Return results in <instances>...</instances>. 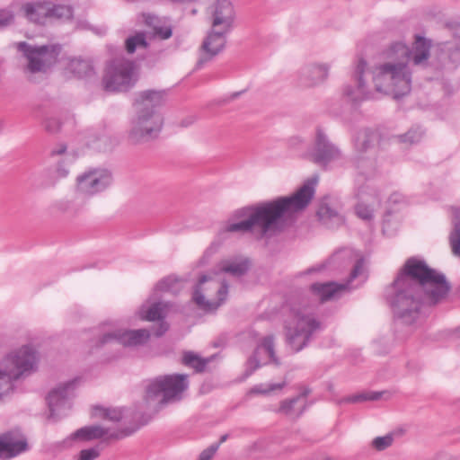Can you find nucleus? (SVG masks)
<instances>
[{
    "instance_id": "1",
    "label": "nucleus",
    "mask_w": 460,
    "mask_h": 460,
    "mask_svg": "<svg viewBox=\"0 0 460 460\" xmlns=\"http://www.w3.org/2000/svg\"><path fill=\"white\" fill-rule=\"evenodd\" d=\"M449 290L444 275L428 267L424 261L410 258L385 291L394 317L412 325L420 319L423 302L436 304Z\"/></svg>"
},
{
    "instance_id": "2",
    "label": "nucleus",
    "mask_w": 460,
    "mask_h": 460,
    "mask_svg": "<svg viewBox=\"0 0 460 460\" xmlns=\"http://www.w3.org/2000/svg\"><path fill=\"white\" fill-rule=\"evenodd\" d=\"M316 183V177L309 179L291 196L237 210L234 217L245 218L238 222H226L218 230V238L224 240L229 234L247 232L262 237L280 230L287 219L307 207L314 195Z\"/></svg>"
},
{
    "instance_id": "3",
    "label": "nucleus",
    "mask_w": 460,
    "mask_h": 460,
    "mask_svg": "<svg viewBox=\"0 0 460 460\" xmlns=\"http://www.w3.org/2000/svg\"><path fill=\"white\" fill-rule=\"evenodd\" d=\"M430 42L417 36L411 49L402 42L391 44L385 52V59L366 74L376 93L393 95L397 99L411 91V70L410 63L424 65L429 58Z\"/></svg>"
},
{
    "instance_id": "4",
    "label": "nucleus",
    "mask_w": 460,
    "mask_h": 460,
    "mask_svg": "<svg viewBox=\"0 0 460 460\" xmlns=\"http://www.w3.org/2000/svg\"><path fill=\"white\" fill-rule=\"evenodd\" d=\"M165 101V92L145 90L134 101L135 115L130 120L128 140L132 145H143L158 138L164 117L158 107Z\"/></svg>"
},
{
    "instance_id": "5",
    "label": "nucleus",
    "mask_w": 460,
    "mask_h": 460,
    "mask_svg": "<svg viewBox=\"0 0 460 460\" xmlns=\"http://www.w3.org/2000/svg\"><path fill=\"white\" fill-rule=\"evenodd\" d=\"M39 356L31 345H22L8 352L0 361V399L14 389L16 381L38 368Z\"/></svg>"
},
{
    "instance_id": "6",
    "label": "nucleus",
    "mask_w": 460,
    "mask_h": 460,
    "mask_svg": "<svg viewBox=\"0 0 460 460\" xmlns=\"http://www.w3.org/2000/svg\"><path fill=\"white\" fill-rule=\"evenodd\" d=\"M188 385L187 375L160 376L151 380L146 386L145 400L146 403L154 404L157 411L165 404L180 401Z\"/></svg>"
},
{
    "instance_id": "7",
    "label": "nucleus",
    "mask_w": 460,
    "mask_h": 460,
    "mask_svg": "<svg viewBox=\"0 0 460 460\" xmlns=\"http://www.w3.org/2000/svg\"><path fill=\"white\" fill-rule=\"evenodd\" d=\"M320 328L321 323L311 311L305 306H293L285 325L287 343L294 351H300Z\"/></svg>"
},
{
    "instance_id": "8",
    "label": "nucleus",
    "mask_w": 460,
    "mask_h": 460,
    "mask_svg": "<svg viewBox=\"0 0 460 460\" xmlns=\"http://www.w3.org/2000/svg\"><path fill=\"white\" fill-rule=\"evenodd\" d=\"M228 286L217 273L202 276L193 292L192 299L204 311L217 309L226 299Z\"/></svg>"
},
{
    "instance_id": "9",
    "label": "nucleus",
    "mask_w": 460,
    "mask_h": 460,
    "mask_svg": "<svg viewBox=\"0 0 460 460\" xmlns=\"http://www.w3.org/2000/svg\"><path fill=\"white\" fill-rule=\"evenodd\" d=\"M380 141L379 134L372 129L365 128L358 132L355 141L354 165L362 174L373 175L378 168L376 157Z\"/></svg>"
},
{
    "instance_id": "10",
    "label": "nucleus",
    "mask_w": 460,
    "mask_h": 460,
    "mask_svg": "<svg viewBox=\"0 0 460 460\" xmlns=\"http://www.w3.org/2000/svg\"><path fill=\"white\" fill-rule=\"evenodd\" d=\"M136 81L134 63L116 58L107 64L102 83L107 92L122 93L133 87Z\"/></svg>"
},
{
    "instance_id": "11",
    "label": "nucleus",
    "mask_w": 460,
    "mask_h": 460,
    "mask_svg": "<svg viewBox=\"0 0 460 460\" xmlns=\"http://www.w3.org/2000/svg\"><path fill=\"white\" fill-rule=\"evenodd\" d=\"M17 47L26 58L27 69L31 73L49 71L58 62L62 50L61 45L58 43L37 46L20 42Z\"/></svg>"
},
{
    "instance_id": "12",
    "label": "nucleus",
    "mask_w": 460,
    "mask_h": 460,
    "mask_svg": "<svg viewBox=\"0 0 460 460\" xmlns=\"http://www.w3.org/2000/svg\"><path fill=\"white\" fill-rule=\"evenodd\" d=\"M150 332L146 329L124 330L113 323H105L100 327L96 346L118 342L125 347H135L146 343Z\"/></svg>"
},
{
    "instance_id": "13",
    "label": "nucleus",
    "mask_w": 460,
    "mask_h": 460,
    "mask_svg": "<svg viewBox=\"0 0 460 460\" xmlns=\"http://www.w3.org/2000/svg\"><path fill=\"white\" fill-rule=\"evenodd\" d=\"M112 183L110 171L102 168H90L79 173L75 180V191L84 198H92L106 190Z\"/></svg>"
},
{
    "instance_id": "14",
    "label": "nucleus",
    "mask_w": 460,
    "mask_h": 460,
    "mask_svg": "<svg viewBox=\"0 0 460 460\" xmlns=\"http://www.w3.org/2000/svg\"><path fill=\"white\" fill-rule=\"evenodd\" d=\"M354 76V84H346L342 89V97L346 102L358 104L363 101L376 98L367 78V74H366V61L364 59H358Z\"/></svg>"
},
{
    "instance_id": "15",
    "label": "nucleus",
    "mask_w": 460,
    "mask_h": 460,
    "mask_svg": "<svg viewBox=\"0 0 460 460\" xmlns=\"http://www.w3.org/2000/svg\"><path fill=\"white\" fill-rule=\"evenodd\" d=\"M310 159L321 166H327L332 163L342 159L340 148L332 143L322 129H317L314 147L309 154Z\"/></svg>"
},
{
    "instance_id": "16",
    "label": "nucleus",
    "mask_w": 460,
    "mask_h": 460,
    "mask_svg": "<svg viewBox=\"0 0 460 460\" xmlns=\"http://www.w3.org/2000/svg\"><path fill=\"white\" fill-rule=\"evenodd\" d=\"M210 27L229 32L234 28L235 12L229 0H217L208 8Z\"/></svg>"
},
{
    "instance_id": "17",
    "label": "nucleus",
    "mask_w": 460,
    "mask_h": 460,
    "mask_svg": "<svg viewBox=\"0 0 460 460\" xmlns=\"http://www.w3.org/2000/svg\"><path fill=\"white\" fill-rule=\"evenodd\" d=\"M228 33L210 27L200 46V56L197 62L198 66H202L225 49Z\"/></svg>"
},
{
    "instance_id": "18",
    "label": "nucleus",
    "mask_w": 460,
    "mask_h": 460,
    "mask_svg": "<svg viewBox=\"0 0 460 460\" xmlns=\"http://www.w3.org/2000/svg\"><path fill=\"white\" fill-rule=\"evenodd\" d=\"M270 362L275 365H279V361L278 358H276L274 351V337L268 335L257 345L253 355L247 360L246 375H251L261 365Z\"/></svg>"
},
{
    "instance_id": "19",
    "label": "nucleus",
    "mask_w": 460,
    "mask_h": 460,
    "mask_svg": "<svg viewBox=\"0 0 460 460\" xmlns=\"http://www.w3.org/2000/svg\"><path fill=\"white\" fill-rule=\"evenodd\" d=\"M331 65L323 62H309L297 71L298 82L305 87H315L323 84L329 77Z\"/></svg>"
},
{
    "instance_id": "20",
    "label": "nucleus",
    "mask_w": 460,
    "mask_h": 460,
    "mask_svg": "<svg viewBox=\"0 0 460 460\" xmlns=\"http://www.w3.org/2000/svg\"><path fill=\"white\" fill-rule=\"evenodd\" d=\"M75 385V381H67L60 384L49 394L47 397L49 410V419H56L69 408L68 399L73 394Z\"/></svg>"
},
{
    "instance_id": "21",
    "label": "nucleus",
    "mask_w": 460,
    "mask_h": 460,
    "mask_svg": "<svg viewBox=\"0 0 460 460\" xmlns=\"http://www.w3.org/2000/svg\"><path fill=\"white\" fill-rule=\"evenodd\" d=\"M4 458L10 459L28 449L25 437L19 431H9L1 434Z\"/></svg>"
},
{
    "instance_id": "22",
    "label": "nucleus",
    "mask_w": 460,
    "mask_h": 460,
    "mask_svg": "<svg viewBox=\"0 0 460 460\" xmlns=\"http://www.w3.org/2000/svg\"><path fill=\"white\" fill-rule=\"evenodd\" d=\"M360 203L356 207V213L358 217L364 220H370L374 211L380 206L379 193L374 189H367V191L359 192Z\"/></svg>"
},
{
    "instance_id": "23",
    "label": "nucleus",
    "mask_w": 460,
    "mask_h": 460,
    "mask_svg": "<svg viewBox=\"0 0 460 460\" xmlns=\"http://www.w3.org/2000/svg\"><path fill=\"white\" fill-rule=\"evenodd\" d=\"M126 435L127 434H121L116 431L111 432V429L108 428H103L99 425H93L85 426L77 429L69 437L68 440L90 441L106 436L111 438H119Z\"/></svg>"
},
{
    "instance_id": "24",
    "label": "nucleus",
    "mask_w": 460,
    "mask_h": 460,
    "mask_svg": "<svg viewBox=\"0 0 460 460\" xmlns=\"http://www.w3.org/2000/svg\"><path fill=\"white\" fill-rule=\"evenodd\" d=\"M348 288L349 283H315L311 286L312 292L319 298L321 302L337 299Z\"/></svg>"
},
{
    "instance_id": "25",
    "label": "nucleus",
    "mask_w": 460,
    "mask_h": 460,
    "mask_svg": "<svg viewBox=\"0 0 460 460\" xmlns=\"http://www.w3.org/2000/svg\"><path fill=\"white\" fill-rule=\"evenodd\" d=\"M63 69L66 74L75 77H84L93 72V66L88 59L80 57H67L63 60Z\"/></svg>"
},
{
    "instance_id": "26",
    "label": "nucleus",
    "mask_w": 460,
    "mask_h": 460,
    "mask_svg": "<svg viewBox=\"0 0 460 460\" xmlns=\"http://www.w3.org/2000/svg\"><path fill=\"white\" fill-rule=\"evenodd\" d=\"M250 267V261L246 258L236 257L231 258L227 260L222 261L218 264V272L219 275L223 273H227L233 277H241L244 275ZM222 278V276H220Z\"/></svg>"
},
{
    "instance_id": "27",
    "label": "nucleus",
    "mask_w": 460,
    "mask_h": 460,
    "mask_svg": "<svg viewBox=\"0 0 460 460\" xmlns=\"http://www.w3.org/2000/svg\"><path fill=\"white\" fill-rule=\"evenodd\" d=\"M24 16L31 22L36 23H43L47 18H49L50 4L49 3H26L22 6Z\"/></svg>"
},
{
    "instance_id": "28",
    "label": "nucleus",
    "mask_w": 460,
    "mask_h": 460,
    "mask_svg": "<svg viewBox=\"0 0 460 460\" xmlns=\"http://www.w3.org/2000/svg\"><path fill=\"white\" fill-rule=\"evenodd\" d=\"M316 215L323 224L329 227H334L343 223V217L339 210L327 200L321 202Z\"/></svg>"
},
{
    "instance_id": "29",
    "label": "nucleus",
    "mask_w": 460,
    "mask_h": 460,
    "mask_svg": "<svg viewBox=\"0 0 460 460\" xmlns=\"http://www.w3.org/2000/svg\"><path fill=\"white\" fill-rule=\"evenodd\" d=\"M168 305L164 302L146 301L141 305L138 314L141 319L146 321H155L163 319L167 312Z\"/></svg>"
},
{
    "instance_id": "30",
    "label": "nucleus",
    "mask_w": 460,
    "mask_h": 460,
    "mask_svg": "<svg viewBox=\"0 0 460 460\" xmlns=\"http://www.w3.org/2000/svg\"><path fill=\"white\" fill-rule=\"evenodd\" d=\"M146 25L153 28L154 34L161 40L169 39L172 34V26L165 21H162L159 17L153 14H143Z\"/></svg>"
},
{
    "instance_id": "31",
    "label": "nucleus",
    "mask_w": 460,
    "mask_h": 460,
    "mask_svg": "<svg viewBox=\"0 0 460 460\" xmlns=\"http://www.w3.org/2000/svg\"><path fill=\"white\" fill-rule=\"evenodd\" d=\"M183 286L184 282L181 279L174 276H168L156 284L154 293L171 292L176 294L183 288Z\"/></svg>"
},
{
    "instance_id": "32",
    "label": "nucleus",
    "mask_w": 460,
    "mask_h": 460,
    "mask_svg": "<svg viewBox=\"0 0 460 460\" xmlns=\"http://www.w3.org/2000/svg\"><path fill=\"white\" fill-rule=\"evenodd\" d=\"M93 416L117 422L124 417V411L120 408L96 406L93 409Z\"/></svg>"
},
{
    "instance_id": "33",
    "label": "nucleus",
    "mask_w": 460,
    "mask_h": 460,
    "mask_svg": "<svg viewBox=\"0 0 460 460\" xmlns=\"http://www.w3.org/2000/svg\"><path fill=\"white\" fill-rule=\"evenodd\" d=\"M182 362L184 365L193 367L197 372H200L205 368L209 359L202 358L194 352L188 351L184 353Z\"/></svg>"
},
{
    "instance_id": "34",
    "label": "nucleus",
    "mask_w": 460,
    "mask_h": 460,
    "mask_svg": "<svg viewBox=\"0 0 460 460\" xmlns=\"http://www.w3.org/2000/svg\"><path fill=\"white\" fill-rule=\"evenodd\" d=\"M394 440L393 434H386L385 436L376 437L371 441V447L376 451H384L389 448Z\"/></svg>"
},
{
    "instance_id": "35",
    "label": "nucleus",
    "mask_w": 460,
    "mask_h": 460,
    "mask_svg": "<svg viewBox=\"0 0 460 460\" xmlns=\"http://www.w3.org/2000/svg\"><path fill=\"white\" fill-rule=\"evenodd\" d=\"M452 252L460 258V222L454 221V229L449 237Z\"/></svg>"
},
{
    "instance_id": "36",
    "label": "nucleus",
    "mask_w": 460,
    "mask_h": 460,
    "mask_svg": "<svg viewBox=\"0 0 460 460\" xmlns=\"http://www.w3.org/2000/svg\"><path fill=\"white\" fill-rule=\"evenodd\" d=\"M146 42L144 33H137L136 35L129 37L126 40V49L128 53H133L137 48H146Z\"/></svg>"
},
{
    "instance_id": "37",
    "label": "nucleus",
    "mask_w": 460,
    "mask_h": 460,
    "mask_svg": "<svg viewBox=\"0 0 460 460\" xmlns=\"http://www.w3.org/2000/svg\"><path fill=\"white\" fill-rule=\"evenodd\" d=\"M286 385V382L269 384V385H258L252 387L250 391L251 394H270L275 391L281 390Z\"/></svg>"
},
{
    "instance_id": "38",
    "label": "nucleus",
    "mask_w": 460,
    "mask_h": 460,
    "mask_svg": "<svg viewBox=\"0 0 460 460\" xmlns=\"http://www.w3.org/2000/svg\"><path fill=\"white\" fill-rule=\"evenodd\" d=\"M73 11L72 8L68 5H56L50 6V13L49 18H58L68 20L72 17Z\"/></svg>"
},
{
    "instance_id": "39",
    "label": "nucleus",
    "mask_w": 460,
    "mask_h": 460,
    "mask_svg": "<svg viewBox=\"0 0 460 460\" xmlns=\"http://www.w3.org/2000/svg\"><path fill=\"white\" fill-rule=\"evenodd\" d=\"M424 131L420 128H413L410 129L406 134L400 136L402 142L408 144L418 143L423 137Z\"/></svg>"
},
{
    "instance_id": "40",
    "label": "nucleus",
    "mask_w": 460,
    "mask_h": 460,
    "mask_svg": "<svg viewBox=\"0 0 460 460\" xmlns=\"http://www.w3.org/2000/svg\"><path fill=\"white\" fill-rule=\"evenodd\" d=\"M300 400H304V398L302 396H296L293 399L283 401L281 402L279 411L283 414L289 415V416L298 415L300 413V411L296 412L294 410V406Z\"/></svg>"
},
{
    "instance_id": "41",
    "label": "nucleus",
    "mask_w": 460,
    "mask_h": 460,
    "mask_svg": "<svg viewBox=\"0 0 460 460\" xmlns=\"http://www.w3.org/2000/svg\"><path fill=\"white\" fill-rule=\"evenodd\" d=\"M364 275V261L358 254L355 256V264L351 270L349 282Z\"/></svg>"
},
{
    "instance_id": "42",
    "label": "nucleus",
    "mask_w": 460,
    "mask_h": 460,
    "mask_svg": "<svg viewBox=\"0 0 460 460\" xmlns=\"http://www.w3.org/2000/svg\"><path fill=\"white\" fill-rule=\"evenodd\" d=\"M381 397L380 393H366L359 394L356 395H352L347 399V402H358L364 401H376Z\"/></svg>"
},
{
    "instance_id": "43",
    "label": "nucleus",
    "mask_w": 460,
    "mask_h": 460,
    "mask_svg": "<svg viewBox=\"0 0 460 460\" xmlns=\"http://www.w3.org/2000/svg\"><path fill=\"white\" fill-rule=\"evenodd\" d=\"M100 456L98 447L83 449L80 451L77 460H94Z\"/></svg>"
},
{
    "instance_id": "44",
    "label": "nucleus",
    "mask_w": 460,
    "mask_h": 460,
    "mask_svg": "<svg viewBox=\"0 0 460 460\" xmlns=\"http://www.w3.org/2000/svg\"><path fill=\"white\" fill-rule=\"evenodd\" d=\"M219 447V444H213L199 455V460H211Z\"/></svg>"
},
{
    "instance_id": "45",
    "label": "nucleus",
    "mask_w": 460,
    "mask_h": 460,
    "mask_svg": "<svg viewBox=\"0 0 460 460\" xmlns=\"http://www.w3.org/2000/svg\"><path fill=\"white\" fill-rule=\"evenodd\" d=\"M390 206L394 205H404L407 203V199L401 192H394L388 199Z\"/></svg>"
},
{
    "instance_id": "46",
    "label": "nucleus",
    "mask_w": 460,
    "mask_h": 460,
    "mask_svg": "<svg viewBox=\"0 0 460 460\" xmlns=\"http://www.w3.org/2000/svg\"><path fill=\"white\" fill-rule=\"evenodd\" d=\"M45 128L50 133H56L60 128V122L56 118H48L45 120Z\"/></svg>"
},
{
    "instance_id": "47",
    "label": "nucleus",
    "mask_w": 460,
    "mask_h": 460,
    "mask_svg": "<svg viewBox=\"0 0 460 460\" xmlns=\"http://www.w3.org/2000/svg\"><path fill=\"white\" fill-rule=\"evenodd\" d=\"M13 14L8 10H0V27L6 26L13 22Z\"/></svg>"
},
{
    "instance_id": "48",
    "label": "nucleus",
    "mask_w": 460,
    "mask_h": 460,
    "mask_svg": "<svg viewBox=\"0 0 460 460\" xmlns=\"http://www.w3.org/2000/svg\"><path fill=\"white\" fill-rule=\"evenodd\" d=\"M56 172H57V175L59 178H65V177H66L68 175L69 169L63 163H59L58 167H57V171Z\"/></svg>"
},
{
    "instance_id": "49",
    "label": "nucleus",
    "mask_w": 460,
    "mask_h": 460,
    "mask_svg": "<svg viewBox=\"0 0 460 460\" xmlns=\"http://www.w3.org/2000/svg\"><path fill=\"white\" fill-rule=\"evenodd\" d=\"M168 330V324L164 322L160 323L157 331L155 332L156 336L163 335Z\"/></svg>"
},
{
    "instance_id": "50",
    "label": "nucleus",
    "mask_w": 460,
    "mask_h": 460,
    "mask_svg": "<svg viewBox=\"0 0 460 460\" xmlns=\"http://www.w3.org/2000/svg\"><path fill=\"white\" fill-rule=\"evenodd\" d=\"M384 232H391L390 229V215L386 214L383 221Z\"/></svg>"
},
{
    "instance_id": "51",
    "label": "nucleus",
    "mask_w": 460,
    "mask_h": 460,
    "mask_svg": "<svg viewBox=\"0 0 460 460\" xmlns=\"http://www.w3.org/2000/svg\"><path fill=\"white\" fill-rule=\"evenodd\" d=\"M66 147V146L64 145H60L57 148H54L52 151H51V155H62L65 153Z\"/></svg>"
},
{
    "instance_id": "52",
    "label": "nucleus",
    "mask_w": 460,
    "mask_h": 460,
    "mask_svg": "<svg viewBox=\"0 0 460 460\" xmlns=\"http://www.w3.org/2000/svg\"><path fill=\"white\" fill-rule=\"evenodd\" d=\"M450 335L453 339L458 340L460 339V325L456 327L450 331Z\"/></svg>"
},
{
    "instance_id": "53",
    "label": "nucleus",
    "mask_w": 460,
    "mask_h": 460,
    "mask_svg": "<svg viewBox=\"0 0 460 460\" xmlns=\"http://www.w3.org/2000/svg\"><path fill=\"white\" fill-rule=\"evenodd\" d=\"M195 121V118L194 117H189L187 119H184L181 121V125L182 127H188L191 124H193V122Z\"/></svg>"
},
{
    "instance_id": "54",
    "label": "nucleus",
    "mask_w": 460,
    "mask_h": 460,
    "mask_svg": "<svg viewBox=\"0 0 460 460\" xmlns=\"http://www.w3.org/2000/svg\"><path fill=\"white\" fill-rule=\"evenodd\" d=\"M227 438H228L227 434H225V435L221 436L218 444L220 445L221 443L225 442L227 439Z\"/></svg>"
},
{
    "instance_id": "55",
    "label": "nucleus",
    "mask_w": 460,
    "mask_h": 460,
    "mask_svg": "<svg viewBox=\"0 0 460 460\" xmlns=\"http://www.w3.org/2000/svg\"><path fill=\"white\" fill-rule=\"evenodd\" d=\"M341 254H335V256L333 258H338V257H341Z\"/></svg>"
}]
</instances>
